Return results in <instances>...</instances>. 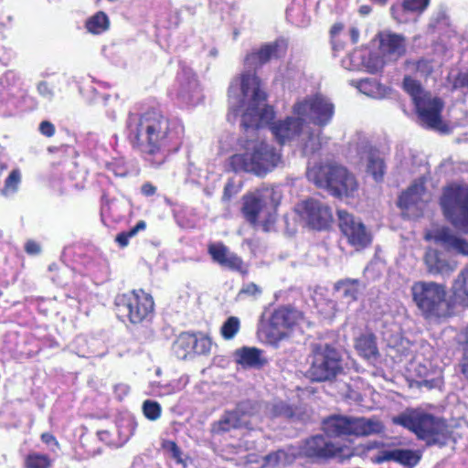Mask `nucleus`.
Segmentation results:
<instances>
[{
	"mask_svg": "<svg viewBox=\"0 0 468 468\" xmlns=\"http://www.w3.org/2000/svg\"><path fill=\"white\" fill-rule=\"evenodd\" d=\"M265 101L266 94L261 88L260 80L245 74L229 87L228 120L234 122L240 115V126L246 132L269 125L280 144L296 141L304 154H314L320 149L319 129H314L297 115L271 122L274 111Z\"/></svg>",
	"mask_w": 468,
	"mask_h": 468,
	"instance_id": "f257e3e1",
	"label": "nucleus"
},
{
	"mask_svg": "<svg viewBox=\"0 0 468 468\" xmlns=\"http://www.w3.org/2000/svg\"><path fill=\"white\" fill-rule=\"evenodd\" d=\"M129 139L134 148L146 159L162 154L165 149L179 138L182 127L171 125L160 112L147 111L142 114H130L127 121Z\"/></svg>",
	"mask_w": 468,
	"mask_h": 468,
	"instance_id": "f03ea898",
	"label": "nucleus"
},
{
	"mask_svg": "<svg viewBox=\"0 0 468 468\" xmlns=\"http://www.w3.org/2000/svg\"><path fill=\"white\" fill-rule=\"evenodd\" d=\"M392 421L412 431L428 446L443 447L452 441V431L444 419L420 409H407Z\"/></svg>",
	"mask_w": 468,
	"mask_h": 468,
	"instance_id": "7ed1b4c3",
	"label": "nucleus"
},
{
	"mask_svg": "<svg viewBox=\"0 0 468 468\" xmlns=\"http://www.w3.org/2000/svg\"><path fill=\"white\" fill-rule=\"evenodd\" d=\"M244 154L230 157L234 171L250 172L257 176L266 175L281 162V154L268 143L261 140H247Z\"/></svg>",
	"mask_w": 468,
	"mask_h": 468,
	"instance_id": "20e7f679",
	"label": "nucleus"
},
{
	"mask_svg": "<svg viewBox=\"0 0 468 468\" xmlns=\"http://www.w3.org/2000/svg\"><path fill=\"white\" fill-rule=\"evenodd\" d=\"M306 176L316 186L326 189L335 197H350L357 190L355 176L342 165L326 164L314 166L307 170Z\"/></svg>",
	"mask_w": 468,
	"mask_h": 468,
	"instance_id": "39448f33",
	"label": "nucleus"
},
{
	"mask_svg": "<svg viewBox=\"0 0 468 468\" xmlns=\"http://www.w3.org/2000/svg\"><path fill=\"white\" fill-rule=\"evenodd\" d=\"M412 300L427 319L444 318L451 314V305L442 284L434 282H415L410 288Z\"/></svg>",
	"mask_w": 468,
	"mask_h": 468,
	"instance_id": "423d86ee",
	"label": "nucleus"
},
{
	"mask_svg": "<svg viewBox=\"0 0 468 468\" xmlns=\"http://www.w3.org/2000/svg\"><path fill=\"white\" fill-rule=\"evenodd\" d=\"M260 406L251 400L239 402L233 410H225L218 420L212 424L214 433H225L232 430L254 431L259 428L261 418Z\"/></svg>",
	"mask_w": 468,
	"mask_h": 468,
	"instance_id": "0eeeda50",
	"label": "nucleus"
},
{
	"mask_svg": "<svg viewBox=\"0 0 468 468\" xmlns=\"http://www.w3.org/2000/svg\"><path fill=\"white\" fill-rule=\"evenodd\" d=\"M343 372L341 355L326 343L312 345V362L307 375L312 381H332Z\"/></svg>",
	"mask_w": 468,
	"mask_h": 468,
	"instance_id": "6e6552de",
	"label": "nucleus"
},
{
	"mask_svg": "<svg viewBox=\"0 0 468 468\" xmlns=\"http://www.w3.org/2000/svg\"><path fill=\"white\" fill-rule=\"evenodd\" d=\"M323 430L329 437L369 436L383 432L384 426L377 419L333 415L323 421Z\"/></svg>",
	"mask_w": 468,
	"mask_h": 468,
	"instance_id": "1a4fd4ad",
	"label": "nucleus"
},
{
	"mask_svg": "<svg viewBox=\"0 0 468 468\" xmlns=\"http://www.w3.org/2000/svg\"><path fill=\"white\" fill-rule=\"evenodd\" d=\"M440 204L451 224L468 234V185L452 184L446 186Z\"/></svg>",
	"mask_w": 468,
	"mask_h": 468,
	"instance_id": "9d476101",
	"label": "nucleus"
},
{
	"mask_svg": "<svg viewBox=\"0 0 468 468\" xmlns=\"http://www.w3.org/2000/svg\"><path fill=\"white\" fill-rule=\"evenodd\" d=\"M115 305L119 316L127 317L133 324H139L152 314L154 300L150 294L142 290L133 291L118 295Z\"/></svg>",
	"mask_w": 468,
	"mask_h": 468,
	"instance_id": "9b49d317",
	"label": "nucleus"
},
{
	"mask_svg": "<svg viewBox=\"0 0 468 468\" xmlns=\"http://www.w3.org/2000/svg\"><path fill=\"white\" fill-rule=\"evenodd\" d=\"M294 115L303 118L307 122L321 127L327 125L334 115V105L330 101L321 95L307 97L294 103L292 107Z\"/></svg>",
	"mask_w": 468,
	"mask_h": 468,
	"instance_id": "f8f14e48",
	"label": "nucleus"
},
{
	"mask_svg": "<svg viewBox=\"0 0 468 468\" xmlns=\"http://www.w3.org/2000/svg\"><path fill=\"white\" fill-rule=\"evenodd\" d=\"M339 228L350 245L356 250L367 247L372 241V235L360 218L346 210L337 211Z\"/></svg>",
	"mask_w": 468,
	"mask_h": 468,
	"instance_id": "ddd939ff",
	"label": "nucleus"
},
{
	"mask_svg": "<svg viewBox=\"0 0 468 468\" xmlns=\"http://www.w3.org/2000/svg\"><path fill=\"white\" fill-rule=\"evenodd\" d=\"M420 121L430 128L446 133L448 126L442 122L441 111L443 101L438 97H432L431 93L419 100L415 104Z\"/></svg>",
	"mask_w": 468,
	"mask_h": 468,
	"instance_id": "4468645a",
	"label": "nucleus"
},
{
	"mask_svg": "<svg viewBox=\"0 0 468 468\" xmlns=\"http://www.w3.org/2000/svg\"><path fill=\"white\" fill-rule=\"evenodd\" d=\"M296 210L309 226L316 229L326 228L332 218L329 207L314 198L298 204Z\"/></svg>",
	"mask_w": 468,
	"mask_h": 468,
	"instance_id": "2eb2a0df",
	"label": "nucleus"
},
{
	"mask_svg": "<svg viewBox=\"0 0 468 468\" xmlns=\"http://www.w3.org/2000/svg\"><path fill=\"white\" fill-rule=\"evenodd\" d=\"M342 63L348 70H364L374 74L381 70L388 62L378 50H355Z\"/></svg>",
	"mask_w": 468,
	"mask_h": 468,
	"instance_id": "dca6fc26",
	"label": "nucleus"
},
{
	"mask_svg": "<svg viewBox=\"0 0 468 468\" xmlns=\"http://www.w3.org/2000/svg\"><path fill=\"white\" fill-rule=\"evenodd\" d=\"M299 455L309 458L328 459L335 456L340 448L325 436L318 434L311 436L300 447Z\"/></svg>",
	"mask_w": 468,
	"mask_h": 468,
	"instance_id": "f3484780",
	"label": "nucleus"
},
{
	"mask_svg": "<svg viewBox=\"0 0 468 468\" xmlns=\"http://www.w3.org/2000/svg\"><path fill=\"white\" fill-rule=\"evenodd\" d=\"M427 271L431 275L449 276L457 269V261L436 249H428L424 255Z\"/></svg>",
	"mask_w": 468,
	"mask_h": 468,
	"instance_id": "a211bd4d",
	"label": "nucleus"
},
{
	"mask_svg": "<svg viewBox=\"0 0 468 468\" xmlns=\"http://www.w3.org/2000/svg\"><path fill=\"white\" fill-rule=\"evenodd\" d=\"M426 239H432L448 251L468 256V240L457 236L449 228L437 229L428 234Z\"/></svg>",
	"mask_w": 468,
	"mask_h": 468,
	"instance_id": "6ab92c4d",
	"label": "nucleus"
},
{
	"mask_svg": "<svg viewBox=\"0 0 468 468\" xmlns=\"http://www.w3.org/2000/svg\"><path fill=\"white\" fill-rule=\"evenodd\" d=\"M208 253L213 261L221 267L241 273H246L247 271L244 269L241 258L231 252L223 243H210L208 245Z\"/></svg>",
	"mask_w": 468,
	"mask_h": 468,
	"instance_id": "aec40b11",
	"label": "nucleus"
},
{
	"mask_svg": "<svg viewBox=\"0 0 468 468\" xmlns=\"http://www.w3.org/2000/svg\"><path fill=\"white\" fill-rule=\"evenodd\" d=\"M303 318V314L300 311L282 306L274 311L271 317L270 324L281 336H285L287 335V331L297 325Z\"/></svg>",
	"mask_w": 468,
	"mask_h": 468,
	"instance_id": "412c9836",
	"label": "nucleus"
},
{
	"mask_svg": "<svg viewBox=\"0 0 468 468\" xmlns=\"http://www.w3.org/2000/svg\"><path fill=\"white\" fill-rule=\"evenodd\" d=\"M357 152L361 158L367 160V171L378 182L383 179L385 174V164L378 150L374 149L366 138L357 144Z\"/></svg>",
	"mask_w": 468,
	"mask_h": 468,
	"instance_id": "4be33fe9",
	"label": "nucleus"
},
{
	"mask_svg": "<svg viewBox=\"0 0 468 468\" xmlns=\"http://www.w3.org/2000/svg\"><path fill=\"white\" fill-rule=\"evenodd\" d=\"M429 199L430 195L425 191L423 183L416 182L400 195L398 205L401 208L422 210Z\"/></svg>",
	"mask_w": 468,
	"mask_h": 468,
	"instance_id": "5701e85b",
	"label": "nucleus"
},
{
	"mask_svg": "<svg viewBox=\"0 0 468 468\" xmlns=\"http://www.w3.org/2000/svg\"><path fill=\"white\" fill-rule=\"evenodd\" d=\"M378 51L387 62L396 61L405 53L404 38L397 34H381Z\"/></svg>",
	"mask_w": 468,
	"mask_h": 468,
	"instance_id": "b1692460",
	"label": "nucleus"
},
{
	"mask_svg": "<svg viewBox=\"0 0 468 468\" xmlns=\"http://www.w3.org/2000/svg\"><path fill=\"white\" fill-rule=\"evenodd\" d=\"M278 47L279 45L277 43H270L262 46L258 51L249 54L245 58V65L249 68V70L243 73L241 77L234 79L230 84L236 80H241L245 74L253 75L259 80L255 74L250 72V69H255L268 62L271 58L277 57Z\"/></svg>",
	"mask_w": 468,
	"mask_h": 468,
	"instance_id": "393cba45",
	"label": "nucleus"
},
{
	"mask_svg": "<svg viewBox=\"0 0 468 468\" xmlns=\"http://www.w3.org/2000/svg\"><path fill=\"white\" fill-rule=\"evenodd\" d=\"M178 96L187 104L196 105L201 101V92L196 76L191 71H185L180 77Z\"/></svg>",
	"mask_w": 468,
	"mask_h": 468,
	"instance_id": "a878e982",
	"label": "nucleus"
},
{
	"mask_svg": "<svg viewBox=\"0 0 468 468\" xmlns=\"http://www.w3.org/2000/svg\"><path fill=\"white\" fill-rule=\"evenodd\" d=\"M299 456V450L293 446H288L278 451L271 452L262 459V467L279 468L292 464Z\"/></svg>",
	"mask_w": 468,
	"mask_h": 468,
	"instance_id": "bb28decb",
	"label": "nucleus"
},
{
	"mask_svg": "<svg viewBox=\"0 0 468 468\" xmlns=\"http://www.w3.org/2000/svg\"><path fill=\"white\" fill-rule=\"evenodd\" d=\"M269 196L270 191L266 190L262 196L252 194L248 195L244 197L242 211L246 219L252 225L256 224L260 214L263 210L264 201L262 199V197Z\"/></svg>",
	"mask_w": 468,
	"mask_h": 468,
	"instance_id": "cd10ccee",
	"label": "nucleus"
},
{
	"mask_svg": "<svg viewBox=\"0 0 468 468\" xmlns=\"http://www.w3.org/2000/svg\"><path fill=\"white\" fill-rule=\"evenodd\" d=\"M421 455L418 451L410 449H392L383 452V459L394 461L407 467H414L420 461Z\"/></svg>",
	"mask_w": 468,
	"mask_h": 468,
	"instance_id": "c85d7f7f",
	"label": "nucleus"
},
{
	"mask_svg": "<svg viewBox=\"0 0 468 468\" xmlns=\"http://www.w3.org/2000/svg\"><path fill=\"white\" fill-rule=\"evenodd\" d=\"M362 288V283L357 279H345L335 284V292L340 298L346 299L347 303L357 300Z\"/></svg>",
	"mask_w": 468,
	"mask_h": 468,
	"instance_id": "c756f323",
	"label": "nucleus"
},
{
	"mask_svg": "<svg viewBox=\"0 0 468 468\" xmlns=\"http://www.w3.org/2000/svg\"><path fill=\"white\" fill-rule=\"evenodd\" d=\"M261 350L256 347H242L235 353L236 360L243 367H260L263 361Z\"/></svg>",
	"mask_w": 468,
	"mask_h": 468,
	"instance_id": "7c9ffc66",
	"label": "nucleus"
},
{
	"mask_svg": "<svg viewBox=\"0 0 468 468\" xmlns=\"http://www.w3.org/2000/svg\"><path fill=\"white\" fill-rule=\"evenodd\" d=\"M195 334L181 333L173 344V352L179 359H186L193 352Z\"/></svg>",
	"mask_w": 468,
	"mask_h": 468,
	"instance_id": "2f4dec72",
	"label": "nucleus"
},
{
	"mask_svg": "<svg viewBox=\"0 0 468 468\" xmlns=\"http://www.w3.org/2000/svg\"><path fill=\"white\" fill-rule=\"evenodd\" d=\"M356 349L366 359L375 358L378 355L376 338L373 335H362L356 340Z\"/></svg>",
	"mask_w": 468,
	"mask_h": 468,
	"instance_id": "473e14b6",
	"label": "nucleus"
},
{
	"mask_svg": "<svg viewBox=\"0 0 468 468\" xmlns=\"http://www.w3.org/2000/svg\"><path fill=\"white\" fill-rule=\"evenodd\" d=\"M110 27V20L108 16L102 12L99 11L92 16H90L85 24V27L88 32L99 35L102 32L106 31Z\"/></svg>",
	"mask_w": 468,
	"mask_h": 468,
	"instance_id": "72a5a7b5",
	"label": "nucleus"
},
{
	"mask_svg": "<svg viewBox=\"0 0 468 468\" xmlns=\"http://www.w3.org/2000/svg\"><path fill=\"white\" fill-rule=\"evenodd\" d=\"M452 292L456 299L468 305V267L463 269L454 280Z\"/></svg>",
	"mask_w": 468,
	"mask_h": 468,
	"instance_id": "f704fd0d",
	"label": "nucleus"
},
{
	"mask_svg": "<svg viewBox=\"0 0 468 468\" xmlns=\"http://www.w3.org/2000/svg\"><path fill=\"white\" fill-rule=\"evenodd\" d=\"M403 88L405 91L410 95L414 104H416L419 100H421V98H424L425 95L429 94V92H426L422 89L419 81L410 76H406L404 78Z\"/></svg>",
	"mask_w": 468,
	"mask_h": 468,
	"instance_id": "c9c22d12",
	"label": "nucleus"
},
{
	"mask_svg": "<svg viewBox=\"0 0 468 468\" xmlns=\"http://www.w3.org/2000/svg\"><path fill=\"white\" fill-rule=\"evenodd\" d=\"M21 183V172L18 169H13L5 181L2 194L5 197L14 195L17 192Z\"/></svg>",
	"mask_w": 468,
	"mask_h": 468,
	"instance_id": "e433bc0d",
	"label": "nucleus"
},
{
	"mask_svg": "<svg viewBox=\"0 0 468 468\" xmlns=\"http://www.w3.org/2000/svg\"><path fill=\"white\" fill-rule=\"evenodd\" d=\"M239 328V319L236 316H230L223 323L220 333L225 340H230L238 334Z\"/></svg>",
	"mask_w": 468,
	"mask_h": 468,
	"instance_id": "4c0bfd02",
	"label": "nucleus"
},
{
	"mask_svg": "<svg viewBox=\"0 0 468 468\" xmlns=\"http://www.w3.org/2000/svg\"><path fill=\"white\" fill-rule=\"evenodd\" d=\"M356 88L360 92L377 98L380 94V85L374 79H365L356 82Z\"/></svg>",
	"mask_w": 468,
	"mask_h": 468,
	"instance_id": "58836bf2",
	"label": "nucleus"
},
{
	"mask_svg": "<svg viewBox=\"0 0 468 468\" xmlns=\"http://www.w3.org/2000/svg\"><path fill=\"white\" fill-rule=\"evenodd\" d=\"M195 343L193 344L192 354L207 355L212 348V341L209 337L200 335H195Z\"/></svg>",
	"mask_w": 468,
	"mask_h": 468,
	"instance_id": "ea45409f",
	"label": "nucleus"
},
{
	"mask_svg": "<svg viewBox=\"0 0 468 468\" xmlns=\"http://www.w3.org/2000/svg\"><path fill=\"white\" fill-rule=\"evenodd\" d=\"M26 468H49L50 460L45 454L31 453L26 459Z\"/></svg>",
	"mask_w": 468,
	"mask_h": 468,
	"instance_id": "a19ab883",
	"label": "nucleus"
},
{
	"mask_svg": "<svg viewBox=\"0 0 468 468\" xmlns=\"http://www.w3.org/2000/svg\"><path fill=\"white\" fill-rule=\"evenodd\" d=\"M271 414L272 417H283L291 419L293 417V410L283 401L275 402L271 408Z\"/></svg>",
	"mask_w": 468,
	"mask_h": 468,
	"instance_id": "79ce46f5",
	"label": "nucleus"
},
{
	"mask_svg": "<svg viewBox=\"0 0 468 468\" xmlns=\"http://www.w3.org/2000/svg\"><path fill=\"white\" fill-rule=\"evenodd\" d=\"M144 416L150 420H156L161 416V406L158 402L145 400L143 404Z\"/></svg>",
	"mask_w": 468,
	"mask_h": 468,
	"instance_id": "37998d69",
	"label": "nucleus"
},
{
	"mask_svg": "<svg viewBox=\"0 0 468 468\" xmlns=\"http://www.w3.org/2000/svg\"><path fill=\"white\" fill-rule=\"evenodd\" d=\"M429 3L430 0H404L403 8L408 12L421 13L427 8Z\"/></svg>",
	"mask_w": 468,
	"mask_h": 468,
	"instance_id": "c03bdc74",
	"label": "nucleus"
},
{
	"mask_svg": "<svg viewBox=\"0 0 468 468\" xmlns=\"http://www.w3.org/2000/svg\"><path fill=\"white\" fill-rule=\"evenodd\" d=\"M408 68L410 69H415L421 75H428L432 71V66L431 62L423 58L417 61H409Z\"/></svg>",
	"mask_w": 468,
	"mask_h": 468,
	"instance_id": "a18cd8bd",
	"label": "nucleus"
},
{
	"mask_svg": "<svg viewBox=\"0 0 468 468\" xmlns=\"http://www.w3.org/2000/svg\"><path fill=\"white\" fill-rule=\"evenodd\" d=\"M261 289L253 282L243 285L239 292V297L242 295L254 296L261 293Z\"/></svg>",
	"mask_w": 468,
	"mask_h": 468,
	"instance_id": "49530a36",
	"label": "nucleus"
},
{
	"mask_svg": "<svg viewBox=\"0 0 468 468\" xmlns=\"http://www.w3.org/2000/svg\"><path fill=\"white\" fill-rule=\"evenodd\" d=\"M38 93L45 99L50 101L54 96V92L48 82L41 81L37 85Z\"/></svg>",
	"mask_w": 468,
	"mask_h": 468,
	"instance_id": "de8ad7c7",
	"label": "nucleus"
},
{
	"mask_svg": "<svg viewBox=\"0 0 468 468\" xmlns=\"http://www.w3.org/2000/svg\"><path fill=\"white\" fill-rule=\"evenodd\" d=\"M39 132L47 137H51L55 133V126L48 121H43L39 124Z\"/></svg>",
	"mask_w": 468,
	"mask_h": 468,
	"instance_id": "09e8293b",
	"label": "nucleus"
},
{
	"mask_svg": "<svg viewBox=\"0 0 468 468\" xmlns=\"http://www.w3.org/2000/svg\"><path fill=\"white\" fill-rule=\"evenodd\" d=\"M167 448L171 452L172 458L175 459L178 463H181L183 462L181 458L182 452L176 445V443L174 441H169L167 444Z\"/></svg>",
	"mask_w": 468,
	"mask_h": 468,
	"instance_id": "8fccbe9b",
	"label": "nucleus"
},
{
	"mask_svg": "<svg viewBox=\"0 0 468 468\" xmlns=\"http://www.w3.org/2000/svg\"><path fill=\"white\" fill-rule=\"evenodd\" d=\"M448 25V18L444 13H439L434 18L431 23V27H434L435 29H441V27Z\"/></svg>",
	"mask_w": 468,
	"mask_h": 468,
	"instance_id": "3c124183",
	"label": "nucleus"
},
{
	"mask_svg": "<svg viewBox=\"0 0 468 468\" xmlns=\"http://www.w3.org/2000/svg\"><path fill=\"white\" fill-rule=\"evenodd\" d=\"M454 88H468V73L459 74L453 84Z\"/></svg>",
	"mask_w": 468,
	"mask_h": 468,
	"instance_id": "603ef678",
	"label": "nucleus"
},
{
	"mask_svg": "<svg viewBox=\"0 0 468 468\" xmlns=\"http://www.w3.org/2000/svg\"><path fill=\"white\" fill-rule=\"evenodd\" d=\"M133 236H130V231H126V232H121L119 233L117 236H116V242L121 246V247H126L129 243V239L130 238H133Z\"/></svg>",
	"mask_w": 468,
	"mask_h": 468,
	"instance_id": "864d4df0",
	"label": "nucleus"
},
{
	"mask_svg": "<svg viewBox=\"0 0 468 468\" xmlns=\"http://www.w3.org/2000/svg\"><path fill=\"white\" fill-rule=\"evenodd\" d=\"M461 371L466 380H468V348L464 349L461 360Z\"/></svg>",
	"mask_w": 468,
	"mask_h": 468,
	"instance_id": "5fc2aeb1",
	"label": "nucleus"
},
{
	"mask_svg": "<svg viewBox=\"0 0 468 468\" xmlns=\"http://www.w3.org/2000/svg\"><path fill=\"white\" fill-rule=\"evenodd\" d=\"M25 250L28 254L35 255L40 252V246L34 240H28L25 245Z\"/></svg>",
	"mask_w": 468,
	"mask_h": 468,
	"instance_id": "6e6d98bb",
	"label": "nucleus"
},
{
	"mask_svg": "<svg viewBox=\"0 0 468 468\" xmlns=\"http://www.w3.org/2000/svg\"><path fill=\"white\" fill-rule=\"evenodd\" d=\"M142 193L146 197H151L155 194L156 187L151 183H144L141 187Z\"/></svg>",
	"mask_w": 468,
	"mask_h": 468,
	"instance_id": "4d7b16f0",
	"label": "nucleus"
},
{
	"mask_svg": "<svg viewBox=\"0 0 468 468\" xmlns=\"http://www.w3.org/2000/svg\"><path fill=\"white\" fill-rule=\"evenodd\" d=\"M146 223L144 220H140L136 223V225L132 228L130 231V236H135L139 231L145 229Z\"/></svg>",
	"mask_w": 468,
	"mask_h": 468,
	"instance_id": "13d9d810",
	"label": "nucleus"
},
{
	"mask_svg": "<svg viewBox=\"0 0 468 468\" xmlns=\"http://www.w3.org/2000/svg\"><path fill=\"white\" fill-rule=\"evenodd\" d=\"M349 35H350V37H351V40H352V43H356L358 41V38H359V31L357 28L356 27H351L349 29Z\"/></svg>",
	"mask_w": 468,
	"mask_h": 468,
	"instance_id": "bf43d9fd",
	"label": "nucleus"
},
{
	"mask_svg": "<svg viewBox=\"0 0 468 468\" xmlns=\"http://www.w3.org/2000/svg\"><path fill=\"white\" fill-rule=\"evenodd\" d=\"M41 439L47 444H49L50 442H55L56 444L58 443L56 441L55 437L52 434H50V433H43L41 435Z\"/></svg>",
	"mask_w": 468,
	"mask_h": 468,
	"instance_id": "052dcab7",
	"label": "nucleus"
},
{
	"mask_svg": "<svg viewBox=\"0 0 468 468\" xmlns=\"http://www.w3.org/2000/svg\"><path fill=\"white\" fill-rule=\"evenodd\" d=\"M342 29H343V25H341V24H335V25H334V26L332 27V28H331V31H330V32H331L332 37L336 36L339 32H341V31H342Z\"/></svg>",
	"mask_w": 468,
	"mask_h": 468,
	"instance_id": "680f3d73",
	"label": "nucleus"
},
{
	"mask_svg": "<svg viewBox=\"0 0 468 468\" xmlns=\"http://www.w3.org/2000/svg\"><path fill=\"white\" fill-rule=\"evenodd\" d=\"M360 12L363 14V15H367L369 12H370V8L367 5H363L360 7Z\"/></svg>",
	"mask_w": 468,
	"mask_h": 468,
	"instance_id": "e2e57ef3",
	"label": "nucleus"
},
{
	"mask_svg": "<svg viewBox=\"0 0 468 468\" xmlns=\"http://www.w3.org/2000/svg\"><path fill=\"white\" fill-rule=\"evenodd\" d=\"M464 335H465V342L468 346V326L466 327V329L464 331Z\"/></svg>",
	"mask_w": 468,
	"mask_h": 468,
	"instance_id": "0e129e2a",
	"label": "nucleus"
}]
</instances>
